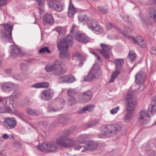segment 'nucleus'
<instances>
[{
	"label": "nucleus",
	"mask_w": 156,
	"mask_h": 156,
	"mask_svg": "<svg viewBox=\"0 0 156 156\" xmlns=\"http://www.w3.org/2000/svg\"><path fill=\"white\" fill-rule=\"evenodd\" d=\"M71 131L66 130L63 132L62 135L57 139V144L60 147L66 148L74 146L76 150H80L82 152L85 151V146L80 145H75L76 141L73 138L68 137Z\"/></svg>",
	"instance_id": "obj_1"
},
{
	"label": "nucleus",
	"mask_w": 156,
	"mask_h": 156,
	"mask_svg": "<svg viewBox=\"0 0 156 156\" xmlns=\"http://www.w3.org/2000/svg\"><path fill=\"white\" fill-rule=\"evenodd\" d=\"M121 131L122 135L126 134L127 130L123 127L117 125H108L101 128V133L97 135L98 138H105L106 137L114 136Z\"/></svg>",
	"instance_id": "obj_2"
},
{
	"label": "nucleus",
	"mask_w": 156,
	"mask_h": 156,
	"mask_svg": "<svg viewBox=\"0 0 156 156\" xmlns=\"http://www.w3.org/2000/svg\"><path fill=\"white\" fill-rule=\"evenodd\" d=\"M57 47L60 51L59 55L62 58H64L69 59L70 57V55L68 51V44L72 45L73 43L72 37L69 34H68L65 38L60 40H57Z\"/></svg>",
	"instance_id": "obj_3"
},
{
	"label": "nucleus",
	"mask_w": 156,
	"mask_h": 156,
	"mask_svg": "<svg viewBox=\"0 0 156 156\" xmlns=\"http://www.w3.org/2000/svg\"><path fill=\"white\" fill-rule=\"evenodd\" d=\"M156 112V96L152 99L151 104L149 106L147 112L142 110L140 112L137 121L140 124L148 123L150 114L153 115Z\"/></svg>",
	"instance_id": "obj_4"
},
{
	"label": "nucleus",
	"mask_w": 156,
	"mask_h": 156,
	"mask_svg": "<svg viewBox=\"0 0 156 156\" xmlns=\"http://www.w3.org/2000/svg\"><path fill=\"white\" fill-rule=\"evenodd\" d=\"M126 100V113L123 119L125 121L128 122L132 117L137 101L135 96L131 92H129L127 94Z\"/></svg>",
	"instance_id": "obj_5"
},
{
	"label": "nucleus",
	"mask_w": 156,
	"mask_h": 156,
	"mask_svg": "<svg viewBox=\"0 0 156 156\" xmlns=\"http://www.w3.org/2000/svg\"><path fill=\"white\" fill-rule=\"evenodd\" d=\"M45 69L47 72H52L54 74L57 75L64 73L66 71V69L62 66V62L58 60H56L52 65H46Z\"/></svg>",
	"instance_id": "obj_6"
},
{
	"label": "nucleus",
	"mask_w": 156,
	"mask_h": 156,
	"mask_svg": "<svg viewBox=\"0 0 156 156\" xmlns=\"http://www.w3.org/2000/svg\"><path fill=\"white\" fill-rule=\"evenodd\" d=\"M101 74V72L100 70L99 66L95 64L91 68L87 76L85 77L84 80L87 81H90L92 80L98 79Z\"/></svg>",
	"instance_id": "obj_7"
},
{
	"label": "nucleus",
	"mask_w": 156,
	"mask_h": 156,
	"mask_svg": "<svg viewBox=\"0 0 156 156\" xmlns=\"http://www.w3.org/2000/svg\"><path fill=\"white\" fill-rule=\"evenodd\" d=\"M5 106L0 108V113H9L11 111V107L13 108L15 104L14 101L10 97H4V101Z\"/></svg>",
	"instance_id": "obj_8"
},
{
	"label": "nucleus",
	"mask_w": 156,
	"mask_h": 156,
	"mask_svg": "<svg viewBox=\"0 0 156 156\" xmlns=\"http://www.w3.org/2000/svg\"><path fill=\"white\" fill-rule=\"evenodd\" d=\"M4 33H1L2 40L7 42L12 39V32L13 29V26L6 24L4 26Z\"/></svg>",
	"instance_id": "obj_9"
},
{
	"label": "nucleus",
	"mask_w": 156,
	"mask_h": 156,
	"mask_svg": "<svg viewBox=\"0 0 156 156\" xmlns=\"http://www.w3.org/2000/svg\"><path fill=\"white\" fill-rule=\"evenodd\" d=\"M87 25L90 30L96 34H100L103 32V28L95 20H90L88 22Z\"/></svg>",
	"instance_id": "obj_10"
},
{
	"label": "nucleus",
	"mask_w": 156,
	"mask_h": 156,
	"mask_svg": "<svg viewBox=\"0 0 156 156\" xmlns=\"http://www.w3.org/2000/svg\"><path fill=\"white\" fill-rule=\"evenodd\" d=\"M75 26L73 25L72 26L70 33H73V35L76 39L78 41L83 43H86L89 42V39L87 36L83 34H79L77 32H74V30Z\"/></svg>",
	"instance_id": "obj_11"
},
{
	"label": "nucleus",
	"mask_w": 156,
	"mask_h": 156,
	"mask_svg": "<svg viewBox=\"0 0 156 156\" xmlns=\"http://www.w3.org/2000/svg\"><path fill=\"white\" fill-rule=\"evenodd\" d=\"M65 103L66 102L64 100L63 98H61L59 100L58 104L48 107V112H59L63 108Z\"/></svg>",
	"instance_id": "obj_12"
},
{
	"label": "nucleus",
	"mask_w": 156,
	"mask_h": 156,
	"mask_svg": "<svg viewBox=\"0 0 156 156\" xmlns=\"http://www.w3.org/2000/svg\"><path fill=\"white\" fill-rule=\"evenodd\" d=\"M48 5L51 9L58 12L62 11L65 8L64 3L60 1H51L48 2Z\"/></svg>",
	"instance_id": "obj_13"
},
{
	"label": "nucleus",
	"mask_w": 156,
	"mask_h": 156,
	"mask_svg": "<svg viewBox=\"0 0 156 156\" xmlns=\"http://www.w3.org/2000/svg\"><path fill=\"white\" fill-rule=\"evenodd\" d=\"M54 94V91L52 89L44 90L41 92L40 97L42 100L48 101L53 98Z\"/></svg>",
	"instance_id": "obj_14"
},
{
	"label": "nucleus",
	"mask_w": 156,
	"mask_h": 156,
	"mask_svg": "<svg viewBox=\"0 0 156 156\" xmlns=\"http://www.w3.org/2000/svg\"><path fill=\"white\" fill-rule=\"evenodd\" d=\"M17 121L14 117H8L5 119L3 122L4 126L7 129H12L16 126Z\"/></svg>",
	"instance_id": "obj_15"
},
{
	"label": "nucleus",
	"mask_w": 156,
	"mask_h": 156,
	"mask_svg": "<svg viewBox=\"0 0 156 156\" xmlns=\"http://www.w3.org/2000/svg\"><path fill=\"white\" fill-rule=\"evenodd\" d=\"M100 46L102 49H99V52L105 59H108L109 58V55L110 54L111 48L104 44H101Z\"/></svg>",
	"instance_id": "obj_16"
},
{
	"label": "nucleus",
	"mask_w": 156,
	"mask_h": 156,
	"mask_svg": "<svg viewBox=\"0 0 156 156\" xmlns=\"http://www.w3.org/2000/svg\"><path fill=\"white\" fill-rule=\"evenodd\" d=\"M146 74L145 73L140 72L137 73L135 76V82L138 84L143 83L146 80Z\"/></svg>",
	"instance_id": "obj_17"
},
{
	"label": "nucleus",
	"mask_w": 156,
	"mask_h": 156,
	"mask_svg": "<svg viewBox=\"0 0 156 156\" xmlns=\"http://www.w3.org/2000/svg\"><path fill=\"white\" fill-rule=\"evenodd\" d=\"M75 80L74 77L71 75L62 76L58 79V81L60 83H72Z\"/></svg>",
	"instance_id": "obj_18"
},
{
	"label": "nucleus",
	"mask_w": 156,
	"mask_h": 156,
	"mask_svg": "<svg viewBox=\"0 0 156 156\" xmlns=\"http://www.w3.org/2000/svg\"><path fill=\"white\" fill-rule=\"evenodd\" d=\"M93 94L90 91H87L81 94L82 98H79L80 101L81 102H85L90 100L92 98Z\"/></svg>",
	"instance_id": "obj_19"
},
{
	"label": "nucleus",
	"mask_w": 156,
	"mask_h": 156,
	"mask_svg": "<svg viewBox=\"0 0 156 156\" xmlns=\"http://www.w3.org/2000/svg\"><path fill=\"white\" fill-rule=\"evenodd\" d=\"M77 9L75 7L72 3L71 0H70L68 7V15L70 18H73L74 14L77 12Z\"/></svg>",
	"instance_id": "obj_20"
},
{
	"label": "nucleus",
	"mask_w": 156,
	"mask_h": 156,
	"mask_svg": "<svg viewBox=\"0 0 156 156\" xmlns=\"http://www.w3.org/2000/svg\"><path fill=\"white\" fill-rule=\"evenodd\" d=\"M14 85L11 82L3 84L2 85V90L5 93L11 92L13 89Z\"/></svg>",
	"instance_id": "obj_21"
},
{
	"label": "nucleus",
	"mask_w": 156,
	"mask_h": 156,
	"mask_svg": "<svg viewBox=\"0 0 156 156\" xmlns=\"http://www.w3.org/2000/svg\"><path fill=\"white\" fill-rule=\"evenodd\" d=\"M132 37L135 43L137 44L142 48H144L146 47V44L144 42V39L141 36H138L136 38L133 36Z\"/></svg>",
	"instance_id": "obj_22"
},
{
	"label": "nucleus",
	"mask_w": 156,
	"mask_h": 156,
	"mask_svg": "<svg viewBox=\"0 0 156 156\" xmlns=\"http://www.w3.org/2000/svg\"><path fill=\"white\" fill-rule=\"evenodd\" d=\"M47 143L46 151L48 152H52L55 151L58 149L57 144L58 145L57 143Z\"/></svg>",
	"instance_id": "obj_23"
},
{
	"label": "nucleus",
	"mask_w": 156,
	"mask_h": 156,
	"mask_svg": "<svg viewBox=\"0 0 156 156\" xmlns=\"http://www.w3.org/2000/svg\"><path fill=\"white\" fill-rule=\"evenodd\" d=\"M73 57L76 58L77 59V61L79 63V65L80 66H81L83 63L86 60L85 58L81 55L78 52H76L73 55Z\"/></svg>",
	"instance_id": "obj_24"
},
{
	"label": "nucleus",
	"mask_w": 156,
	"mask_h": 156,
	"mask_svg": "<svg viewBox=\"0 0 156 156\" xmlns=\"http://www.w3.org/2000/svg\"><path fill=\"white\" fill-rule=\"evenodd\" d=\"M53 21L52 16L51 13H47L44 16L43 21L45 23L52 24L53 23Z\"/></svg>",
	"instance_id": "obj_25"
},
{
	"label": "nucleus",
	"mask_w": 156,
	"mask_h": 156,
	"mask_svg": "<svg viewBox=\"0 0 156 156\" xmlns=\"http://www.w3.org/2000/svg\"><path fill=\"white\" fill-rule=\"evenodd\" d=\"M147 17L156 21V9L154 8H150L147 14Z\"/></svg>",
	"instance_id": "obj_26"
},
{
	"label": "nucleus",
	"mask_w": 156,
	"mask_h": 156,
	"mask_svg": "<svg viewBox=\"0 0 156 156\" xmlns=\"http://www.w3.org/2000/svg\"><path fill=\"white\" fill-rule=\"evenodd\" d=\"M97 144L93 141H89L87 146H85V151L87 150H95L97 147Z\"/></svg>",
	"instance_id": "obj_27"
},
{
	"label": "nucleus",
	"mask_w": 156,
	"mask_h": 156,
	"mask_svg": "<svg viewBox=\"0 0 156 156\" xmlns=\"http://www.w3.org/2000/svg\"><path fill=\"white\" fill-rule=\"evenodd\" d=\"M95 107L93 104L88 105L85 107H82V108L78 111L79 113H84L86 111L90 112L92 111Z\"/></svg>",
	"instance_id": "obj_28"
},
{
	"label": "nucleus",
	"mask_w": 156,
	"mask_h": 156,
	"mask_svg": "<svg viewBox=\"0 0 156 156\" xmlns=\"http://www.w3.org/2000/svg\"><path fill=\"white\" fill-rule=\"evenodd\" d=\"M113 62L115 65L116 69L120 70L122 68L123 60L122 58L116 59L114 60Z\"/></svg>",
	"instance_id": "obj_29"
},
{
	"label": "nucleus",
	"mask_w": 156,
	"mask_h": 156,
	"mask_svg": "<svg viewBox=\"0 0 156 156\" xmlns=\"http://www.w3.org/2000/svg\"><path fill=\"white\" fill-rule=\"evenodd\" d=\"M26 112L27 114L31 115H38L41 114V112L38 110L30 108H28L27 109Z\"/></svg>",
	"instance_id": "obj_30"
},
{
	"label": "nucleus",
	"mask_w": 156,
	"mask_h": 156,
	"mask_svg": "<svg viewBox=\"0 0 156 156\" xmlns=\"http://www.w3.org/2000/svg\"><path fill=\"white\" fill-rule=\"evenodd\" d=\"M78 94V91L75 89L69 88L67 90V94L68 97H75Z\"/></svg>",
	"instance_id": "obj_31"
},
{
	"label": "nucleus",
	"mask_w": 156,
	"mask_h": 156,
	"mask_svg": "<svg viewBox=\"0 0 156 156\" xmlns=\"http://www.w3.org/2000/svg\"><path fill=\"white\" fill-rule=\"evenodd\" d=\"M20 52V50L19 48L14 46H11L10 53L13 56H16Z\"/></svg>",
	"instance_id": "obj_32"
},
{
	"label": "nucleus",
	"mask_w": 156,
	"mask_h": 156,
	"mask_svg": "<svg viewBox=\"0 0 156 156\" xmlns=\"http://www.w3.org/2000/svg\"><path fill=\"white\" fill-rule=\"evenodd\" d=\"M78 19L80 22H87L89 20V18L86 15L80 14L78 16Z\"/></svg>",
	"instance_id": "obj_33"
},
{
	"label": "nucleus",
	"mask_w": 156,
	"mask_h": 156,
	"mask_svg": "<svg viewBox=\"0 0 156 156\" xmlns=\"http://www.w3.org/2000/svg\"><path fill=\"white\" fill-rule=\"evenodd\" d=\"M128 57L131 62H133L135 59L136 55L133 51H129Z\"/></svg>",
	"instance_id": "obj_34"
},
{
	"label": "nucleus",
	"mask_w": 156,
	"mask_h": 156,
	"mask_svg": "<svg viewBox=\"0 0 156 156\" xmlns=\"http://www.w3.org/2000/svg\"><path fill=\"white\" fill-rule=\"evenodd\" d=\"M20 93L19 90H14L9 97L11 98L15 99L18 98L20 95Z\"/></svg>",
	"instance_id": "obj_35"
},
{
	"label": "nucleus",
	"mask_w": 156,
	"mask_h": 156,
	"mask_svg": "<svg viewBox=\"0 0 156 156\" xmlns=\"http://www.w3.org/2000/svg\"><path fill=\"white\" fill-rule=\"evenodd\" d=\"M76 102V98L74 97H69L68 104L70 106L74 105Z\"/></svg>",
	"instance_id": "obj_36"
},
{
	"label": "nucleus",
	"mask_w": 156,
	"mask_h": 156,
	"mask_svg": "<svg viewBox=\"0 0 156 156\" xmlns=\"http://www.w3.org/2000/svg\"><path fill=\"white\" fill-rule=\"evenodd\" d=\"M24 75L15 74L12 76V77L17 80L22 81L25 79V78L24 77Z\"/></svg>",
	"instance_id": "obj_37"
},
{
	"label": "nucleus",
	"mask_w": 156,
	"mask_h": 156,
	"mask_svg": "<svg viewBox=\"0 0 156 156\" xmlns=\"http://www.w3.org/2000/svg\"><path fill=\"white\" fill-rule=\"evenodd\" d=\"M120 71H115L114 72L112 73L111 77V78L110 80L109 81V83H111L113 82L117 76L118 75Z\"/></svg>",
	"instance_id": "obj_38"
},
{
	"label": "nucleus",
	"mask_w": 156,
	"mask_h": 156,
	"mask_svg": "<svg viewBox=\"0 0 156 156\" xmlns=\"http://www.w3.org/2000/svg\"><path fill=\"white\" fill-rule=\"evenodd\" d=\"M58 122L61 123H65L68 121L66 116H61L58 119Z\"/></svg>",
	"instance_id": "obj_39"
},
{
	"label": "nucleus",
	"mask_w": 156,
	"mask_h": 156,
	"mask_svg": "<svg viewBox=\"0 0 156 156\" xmlns=\"http://www.w3.org/2000/svg\"><path fill=\"white\" fill-rule=\"evenodd\" d=\"M86 137V136L84 135H80L78 136L77 140L80 143L83 144Z\"/></svg>",
	"instance_id": "obj_40"
},
{
	"label": "nucleus",
	"mask_w": 156,
	"mask_h": 156,
	"mask_svg": "<svg viewBox=\"0 0 156 156\" xmlns=\"http://www.w3.org/2000/svg\"><path fill=\"white\" fill-rule=\"evenodd\" d=\"M46 145H47L46 143H44L38 145L37 147L40 150L47 152Z\"/></svg>",
	"instance_id": "obj_41"
},
{
	"label": "nucleus",
	"mask_w": 156,
	"mask_h": 156,
	"mask_svg": "<svg viewBox=\"0 0 156 156\" xmlns=\"http://www.w3.org/2000/svg\"><path fill=\"white\" fill-rule=\"evenodd\" d=\"M50 51L48 47H44L41 48L39 50V52L40 53H43L45 52H47L48 53H50Z\"/></svg>",
	"instance_id": "obj_42"
},
{
	"label": "nucleus",
	"mask_w": 156,
	"mask_h": 156,
	"mask_svg": "<svg viewBox=\"0 0 156 156\" xmlns=\"http://www.w3.org/2000/svg\"><path fill=\"white\" fill-rule=\"evenodd\" d=\"M100 122V121L99 120H97L91 122L89 125H88V127H91L97 125Z\"/></svg>",
	"instance_id": "obj_43"
},
{
	"label": "nucleus",
	"mask_w": 156,
	"mask_h": 156,
	"mask_svg": "<svg viewBox=\"0 0 156 156\" xmlns=\"http://www.w3.org/2000/svg\"><path fill=\"white\" fill-rule=\"evenodd\" d=\"M41 88H46L49 86V83L47 82L40 83Z\"/></svg>",
	"instance_id": "obj_44"
},
{
	"label": "nucleus",
	"mask_w": 156,
	"mask_h": 156,
	"mask_svg": "<svg viewBox=\"0 0 156 156\" xmlns=\"http://www.w3.org/2000/svg\"><path fill=\"white\" fill-rule=\"evenodd\" d=\"M98 8L99 11L103 14L106 13L108 12V9H104L101 6H98Z\"/></svg>",
	"instance_id": "obj_45"
},
{
	"label": "nucleus",
	"mask_w": 156,
	"mask_h": 156,
	"mask_svg": "<svg viewBox=\"0 0 156 156\" xmlns=\"http://www.w3.org/2000/svg\"><path fill=\"white\" fill-rule=\"evenodd\" d=\"M37 2L38 6H40L44 5V0H35Z\"/></svg>",
	"instance_id": "obj_46"
},
{
	"label": "nucleus",
	"mask_w": 156,
	"mask_h": 156,
	"mask_svg": "<svg viewBox=\"0 0 156 156\" xmlns=\"http://www.w3.org/2000/svg\"><path fill=\"white\" fill-rule=\"evenodd\" d=\"M119 106H117L116 108H114L112 109L110 111V112L111 114H114L118 112V111L119 110Z\"/></svg>",
	"instance_id": "obj_47"
},
{
	"label": "nucleus",
	"mask_w": 156,
	"mask_h": 156,
	"mask_svg": "<svg viewBox=\"0 0 156 156\" xmlns=\"http://www.w3.org/2000/svg\"><path fill=\"white\" fill-rule=\"evenodd\" d=\"M150 52L151 54L156 55V49L155 47L151 48L150 50Z\"/></svg>",
	"instance_id": "obj_48"
},
{
	"label": "nucleus",
	"mask_w": 156,
	"mask_h": 156,
	"mask_svg": "<svg viewBox=\"0 0 156 156\" xmlns=\"http://www.w3.org/2000/svg\"><path fill=\"white\" fill-rule=\"evenodd\" d=\"M31 86L35 88H41L40 83H34Z\"/></svg>",
	"instance_id": "obj_49"
},
{
	"label": "nucleus",
	"mask_w": 156,
	"mask_h": 156,
	"mask_svg": "<svg viewBox=\"0 0 156 156\" xmlns=\"http://www.w3.org/2000/svg\"><path fill=\"white\" fill-rule=\"evenodd\" d=\"M121 16L124 21L128 22L129 20V16L128 15H124L123 16L121 15Z\"/></svg>",
	"instance_id": "obj_50"
},
{
	"label": "nucleus",
	"mask_w": 156,
	"mask_h": 156,
	"mask_svg": "<svg viewBox=\"0 0 156 156\" xmlns=\"http://www.w3.org/2000/svg\"><path fill=\"white\" fill-rule=\"evenodd\" d=\"M7 3L6 0H0V7L2 6Z\"/></svg>",
	"instance_id": "obj_51"
},
{
	"label": "nucleus",
	"mask_w": 156,
	"mask_h": 156,
	"mask_svg": "<svg viewBox=\"0 0 156 156\" xmlns=\"http://www.w3.org/2000/svg\"><path fill=\"white\" fill-rule=\"evenodd\" d=\"M106 27L108 30L112 29L113 27L112 24L111 23H107L106 24Z\"/></svg>",
	"instance_id": "obj_52"
},
{
	"label": "nucleus",
	"mask_w": 156,
	"mask_h": 156,
	"mask_svg": "<svg viewBox=\"0 0 156 156\" xmlns=\"http://www.w3.org/2000/svg\"><path fill=\"white\" fill-rule=\"evenodd\" d=\"M135 21V19L133 17H129V20L128 22L129 23H134Z\"/></svg>",
	"instance_id": "obj_53"
},
{
	"label": "nucleus",
	"mask_w": 156,
	"mask_h": 156,
	"mask_svg": "<svg viewBox=\"0 0 156 156\" xmlns=\"http://www.w3.org/2000/svg\"><path fill=\"white\" fill-rule=\"evenodd\" d=\"M140 18L143 23H146V19L145 16H144L142 15H140Z\"/></svg>",
	"instance_id": "obj_54"
},
{
	"label": "nucleus",
	"mask_w": 156,
	"mask_h": 156,
	"mask_svg": "<svg viewBox=\"0 0 156 156\" xmlns=\"http://www.w3.org/2000/svg\"><path fill=\"white\" fill-rule=\"evenodd\" d=\"M127 31L129 32H131L134 30V28L133 27H127Z\"/></svg>",
	"instance_id": "obj_55"
},
{
	"label": "nucleus",
	"mask_w": 156,
	"mask_h": 156,
	"mask_svg": "<svg viewBox=\"0 0 156 156\" xmlns=\"http://www.w3.org/2000/svg\"><path fill=\"white\" fill-rule=\"evenodd\" d=\"M48 124V122L47 121H43L42 122V126L44 127H46Z\"/></svg>",
	"instance_id": "obj_56"
},
{
	"label": "nucleus",
	"mask_w": 156,
	"mask_h": 156,
	"mask_svg": "<svg viewBox=\"0 0 156 156\" xmlns=\"http://www.w3.org/2000/svg\"><path fill=\"white\" fill-rule=\"evenodd\" d=\"M92 53L94 55L95 57L99 61L101 60L100 56L98 55L94 52H92Z\"/></svg>",
	"instance_id": "obj_57"
},
{
	"label": "nucleus",
	"mask_w": 156,
	"mask_h": 156,
	"mask_svg": "<svg viewBox=\"0 0 156 156\" xmlns=\"http://www.w3.org/2000/svg\"><path fill=\"white\" fill-rule=\"evenodd\" d=\"M5 71L7 74H9L11 73L12 71L10 69H5Z\"/></svg>",
	"instance_id": "obj_58"
},
{
	"label": "nucleus",
	"mask_w": 156,
	"mask_h": 156,
	"mask_svg": "<svg viewBox=\"0 0 156 156\" xmlns=\"http://www.w3.org/2000/svg\"><path fill=\"white\" fill-rule=\"evenodd\" d=\"M2 137L3 139L7 140L8 139V135L7 134H4L2 135Z\"/></svg>",
	"instance_id": "obj_59"
},
{
	"label": "nucleus",
	"mask_w": 156,
	"mask_h": 156,
	"mask_svg": "<svg viewBox=\"0 0 156 156\" xmlns=\"http://www.w3.org/2000/svg\"><path fill=\"white\" fill-rule=\"evenodd\" d=\"M20 67L23 70H24L26 67V65L24 63H22L20 65Z\"/></svg>",
	"instance_id": "obj_60"
},
{
	"label": "nucleus",
	"mask_w": 156,
	"mask_h": 156,
	"mask_svg": "<svg viewBox=\"0 0 156 156\" xmlns=\"http://www.w3.org/2000/svg\"><path fill=\"white\" fill-rule=\"evenodd\" d=\"M149 156H156V152L153 151L149 155Z\"/></svg>",
	"instance_id": "obj_61"
},
{
	"label": "nucleus",
	"mask_w": 156,
	"mask_h": 156,
	"mask_svg": "<svg viewBox=\"0 0 156 156\" xmlns=\"http://www.w3.org/2000/svg\"><path fill=\"white\" fill-rule=\"evenodd\" d=\"M8 139L13 140L14 139V138L13 135L10 134L9 135H8Z\"/></svg>",
	"instance_id": "obj_62"
},
{
	"label": "nucleus",
	"mask_w": 156,
	"mask_h": 156,
	"mask_svg": "<svg viewBox=\"0 0 156 156\" xmlns=\"http://www.w3.org/2000/svg\"><path fill=\"white\" fill-rule=\"evenodd\" d=\"M151 4H156V0H151L150 2Z\"/></svg>",
	"instance_id": "obj_63"
},
{
	"label": "nucleus",
	"mask_w": 156,
	"mask_h": 156,
	"mask_svg": "<svg viewBox=\"0 0 156 156\" xmlns=\"http://www.w3.org/2000/svg\"><path fill=\"white\" fill-rule=\"evenodd\" d=\"M56 30L58 33L59 34H60L61 32V30L60 28H57L56 29Z\"/></svg>",
	"instance_id": "obj_64"
}]
</instances>
